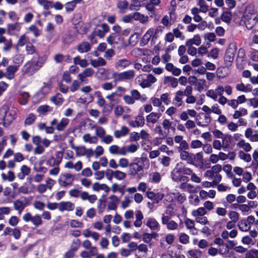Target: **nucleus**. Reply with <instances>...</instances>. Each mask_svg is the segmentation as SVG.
<instances>
[{"instance_id": "49", "label": "nucleus", "mask_w": 258, "mask_h": 258, "mask_svg": "<svg viewBox=\"0 0 258 258\" xmlns=\"http://www.w3.org/2000/svg\"><path fill=\"white\" fill-rule=\"evenodd\" d=\"M20 219L17 216H12L9 219L8 222L11 226L15 227L17 225Z\"/></svg>"}, {"instance_id": "12", "label": "nucleus", "mask_w": 258, "mask_h": 258, "mask_svg": "<svg viewBox=\"0 0 258 258\" xmlns=\"http://www.w3.org/2000/svg\"><path fill=\"white\" fill-rule=\"evenodd\" d=\"M109 199L111 201L108 204L107 211L116 210L117 208V204L119 202V199L116 196L114 195L110 196Z\"/></svg>"}, {"instance_id": "31", "label": "nucleus", "mask_w": 258, "mask_h": 258, "mask_svg": "<svg viewBox=\"0 0 258 258\" xmlns=\"http://www.w3.org/2000/svg\"><path fill=\"white\" fill-rule=\"evenodd\" d=\"M53 110L52 107L48 105H42L37 108V112L41 114H45L47 112H51Z\"/></svg>"}, {"instance_id": "64", "label": "nucleus", "mask_w": 258, "mask_h": 258, "mask_svg": "<svg viewBox=\"0 0 258 258\" xmlns=\"http://www.w3.org/2000/svg\"><path fill=\"white\" fill-rule=\"evenodd\" d=\"M161 179L160 173L158 172H154L152 175V181L155 183H159Z\"/></svg>"}, {"instance_id": "11", "label": "nucleus", "mask_w": 258, "mask_h": 258, "mask_svg": "<svg viewBox=\"0 0 258 258\" xmlns=\"http://www.w3.org/2000/svg\"><path fill=\"white\" fill-rule=\"evenodd\" d=\"M75 208V205L71 202L62 201L59 203V207L58 209L60 212L65 210L71 211H73Z\"/></svg>"}, {"instance_id": "16", "label": "nucleus", "mask_w": 258, "mask_h": 258, "mask_svg": "<svg viewBox=\"0 0 258 258\" xmlns=\"http://www.w3.org/2000/svg\"><path fill=\"white\" fill-rule=\"evenodd\" d=\"M19 67L15 65L9 66L6 69V76L9 79H13L15 74L18 71Z\"/></svg>"}, {"instance_id": "57", "label": "nucleus", "mask_w": 258, "mask_h": 258, "mask_svg": "<svg viewBox=\"0 0 258 258\" xmlns=\"http://www.w3.org/2000/svg\"><path fill=\"white\" fill-rule=\"evenodd\" d=\"M140 139V134L137 132H132L130 134L129 140L130 141H135L137 142L139 141Z\"/></svg>"}, {"instance_id": "54", "label": "nucleus", "mask_w": 258, "mask_h": 258, "mask_svg": "<svg viewBox=\"0 0 258 258\" xmlns=\"http://www.w3.org/2000/svg\"><path fill=\"white\" fill-rule=\"evenodd\" d=\"M203 146L202 142L199 140H192L190 143V147L192 149L199 148Z\"/></svg>"}, {"instance_id": "55", "label": "nucleus", "mask_w": 258, "mask_h": 258, "mask_svg": "<svg viewBox=\"0 0 258 258\" xmlns=\"http://www.w3.org/2000/svg\"><path fill=\"white\" fill-rule=\"evenodd\" d=\"M81 244V241L79 239L74 240L72 242V244L71 246V248L75 251H77L79 249Z\"/></svg>"}, {"instance_id": "28", "label": "nucleus", "mask_w": 258, "mask_h": 258, "mask_svg": "<svg viewBox=\"0 0 258 258\" xmlns=\"http://www.w3.org/2000/svg\"><path fill=\"white\" fill-rule=\"evenodd\" d=\"M180 153V158L182 160L187 161L188 164H190V158H191V155L192 153H189L188 151L185 150H182Z\"/></svg>"}, {"instance_id": "46", "label": "nucleus", "mask_w": 258, "mask_h": 258, "mask_svg": "<svg viewBox=\"0 0 258 258\" xmlns=\"http://www.w3.org/2000/svg\"><path fill=\"white\" fill-rule=\"evenodd\" d=\"M206 213V209L205 208L203 207L199 208L197 210H194L192 212V215L195 217H198L199 216H203Z\"/></svg>"}, {"instance_id": "45", "label": "nucleus", "mask_w": 258, "mask_h": 258, "mask_svg": "<svg viewBox=\"0 0 258 258\" xmlns=\"http://www.w3.org/2000/svg\"><path fill=\"white\" fill-rule=\"evenodd\" d=\"M206 81L205 79H200L199 82H197L195 90L199 92H202L204 89V86L206 84Z\"/></svg>"}, {"instance_id": "62", "label": "nucleus", "mask_w": 258, "mask_h": 258, "mask_svg": "<svg viewBox=\"0 0 258 258\" xmlns=\"http://www.w3.org/2000/svg\"><path fill=\"white\" fill-rule=\"evenodd\" d=\"M219 54V49L217 48H213L208 55V57H212L214 59L218 57Z\"/></svg>"}, {"instance_id": "29", "label": "nucleus", "mask_w": 258, "mask_h": 258, "mask_svg": "<svg viewBox=\"0 0 258 258\" xmlns=\"http://www.w3.org/2000/svg\"><path fill=\"white\" fill-rule=\"evenodd\" d=\"M237 90L243 92H249L252 91V88L250 85H244L243 83H240L236 85Z\"/></svg>"}, {"instance_id": "25", "label": "nucleus", "mask_w": 258, "mask_h": 258, "mask_svg": "<svg viewBox=\"0 0 258 258\" xmlns=\"http://www.w3.org/2000/svg\"><path fill=\"white\" fill-rule=\"evenodd\" d=\"M160 117V115L155 112H151L146 116V120L148 122L156 123Z\"/></svg>"}, {"instance_id": "51", "label": "nucleus", "mask_w": 258, "mask_h": 258, "mask_svg": "<svg viewBox=\"0 0 258 258\" xmlns=\"http://www.w3.org/2000/svg\"><path fill=\"white\" fill-rule=\"evenodd\" d=\"M188 252L190 256L194 258H200L202 254L201 251L199 249L189 250Z\"/></svg>"}, {"instance_id": "63", "label": "nucleus", "mask_w": 258, "mask_h": 258, "mask_svg": "<svg viewBox=\"0 0 258 258\" xmlns=\"http://www.w3.org/2000/svg\"><path fill=\"white\" fill-rule=\"evenodd\" d=\"M154 132H155V133L158 134L161 136L166 137L168 135L167 133L163 132L161 128V126L159 125L156 126V127L154 129Z\"/></svg>"}, {"instance_id": "30", "label": "nucleus", "mask_w": 258, "mask_h": 258, "mask_svg": "<svg viewBox=\"0 0 258 258\" xmlns=\"http://www.w3.org/2000/svg\"><path fill=\"white\" fill-rule=\"evenodd\" d=\"M247 114V110L244 108H241L236 110L233 114V118L234 119L239 118L241 116H245Z\"/></svg>"}, {"instance_id": "36", "label": "nucleus", "mask_w": 258, "mask_h": 258, "mask_svg": "<svg viewBox=\"0 0 258 258\" xmlns=\"http://www.w3.org/2000/svg\"><path fill=\"white\" fill-rule=\"evenodd\" d=\"M169 82L171 83V85L173 88L176 87L178 85V80L176 78L170 76L165 77L164 79V84Z\"/></svg>"}, {"instance_id": "20", "label": "nucleus", "mask_w": 258, "mask_h": 258, "mask_svg": "<svg viewBox=\"0 0 258 258\" xmlns=\"http://www.w3.org/2000/svg\"><path fill=\"white\" fill-rule=\"evenodd\" d=\"M91 48L90 43L88 42H83L78 45L77 50L80 53L88 52Z\"/></svg>"}, {"instance_id": "56", "label": "nucleus", "mask_w": 258, "mask_h": 258, "mask_svg": "<svg viewBox=\"0 0 258 258\" xmlns=\"http://www.w3.org/2000/svg\"><path fill=\"white\" fill-rule=\"evenodd\" d=\"M179 242L182 244H186L189 241V236L185 233H182L179 235Z\"/></svg>"}, {"instance_id": "9", "label": "nucleus", "mask_w": 258, "mask_h": 258, "mask_svg": "<svg viewBox=\"0 0 258 258\" xmlns=\"http://www.w3.org/2000/svg\"><path fill=\"white\" fill-rule=\"evenodd\" d=\"M236 51V46L235 43H230L228 48H227V62L228 61L231 63L233 61Z\"/></svg>"}, {"instance_id": "35", "label": "nucleus", "mask_w": 258, "mask_h": 258, "mask_svg": "<svg viewBox=\"0 0 258 258\" xmlns=\"http://www.w3.org/2000/svg\"><path fill=\"white\" fill-rule=\"evenodd\" d=\"M36 116L33 113H30L25 118L24 121L25 125H30L32 124L36 120Z\"/></svg>"}, {"instance_id": "43", "label": "nucleus", "mask_w": 258, "mask_h": 258, "mask_svg": "<svg viewBox=\"0 0 258 258\" xmlns=\"http://www.w3.org/2000/svg\"><path fill=\"white\" fill-rule=\"evenodd\" d=\"M31 222L35 227H38L42 224L41 217L39 215H36L33 217Z\"/></svg>"}, {"instance_id": "21", "label": "nucleus", "mask_w": 258, "mask_h": 258, "mask_svg": "<svg viewBox=\"0 0 258 258\" xmlns=\"http://www.w3.org/2000/svg\"><path fill=\"white\" fill-rule=\"evenodd\" d=\"M92 189L94 191H97L100 190H104L106 193H108L110 190V188L106 184H100L99 182L94 183L93 185Z\"/></svg>"}, {"instance_id": "22", "label": "nucleus", "mask_w": 258, "mask_h": 258, "mask_svg": "<svg viewBox=\"0 0 258 258\" xmlns=\"http://www.w3.org/2000/svg\"><path fill=\"white\" fill-rule=\"evenodd\" d=\"M129 129L125 126H122L121 130H116L114 135L116 138H120L122 136H125L129 133Z\"/></svg>"}, {"instance_id": "24", "label": "nucleus", "mask_w": 258, "mask_h": 258, "mask_svg": "<svg viewBox=\"0 0 258 258\" xmlns=\"http://www.w3.org/2000/svg\"><path fill=\"white\" fill-rule=\"evenodd\" d=\"M24 60V56L22 54H17L13 58V62L15 66L20 67Z\"/></svg>"}, {"instance_id": "52", "label": "nucleus", "mask_w": 258, "mask_h": 258, "mask_svg": "<svg viewBox=\"0 0 258 258\" xmlns=\"http://www.w3.org/2000/svg\"><path fill=\"white\" fill-rule=\"evenodd\" d=\"M183 95V92L179 90L176 92V96L175 97V100L178 102H179V104L178 105V106H180L182 104V96Z\"/></svg>"}, {"instance_id": "39", "label": "nucleus", "mask_w": 258, "mask_h": 258, "mask_svg": "<svg viewBox=\"0 0 258 258\" xmlns=\"http://www.w3.org/2000/svg\"><path fill=\"white\" fill-rule=\"evenodd\" d=\"M75 150L77 157L84 156L87 153V149L85 146L76 147L75 148Z\"/></svg>"}, {"instance_id": "27", "label": "nucleus", "mask_w": 258, "mask_h": 258, "mask_svg": "<svg viewBox=\"0 0 258 258\" xmlns=\"http://www.w3.org/2000/svg\"><path fill=\"white\" fill-rule=\"evenodd\" d=\"M50 100L57 106H60L64 101L63 98L62 97V95L58 93L53 96Z\"/></svg>"}, {"instance_id": "48", "label": "nucleus", "mask_w": 258, "mask_h": 258, "mask_svg": "<svg viewBox=\"0 0 258 258\" xmlns=\"http://www.w3.org/2000/svg\"><path fill=\"white\" fill-rule=\"evenodd\" d=\"M76 5L72 1L69 2L66 4V10L67 12H71L74 10Z\"/></svg>"}, {"instance_id": "37", "label": "nucleus", "mask_w": 258, "mask_h": 258, "mask_svg": "<svg viewBox=\"0 0 258 258\" xmlns=\"http://www.w3.org/2000/svg\"><path fill=\"white\" fill-rule=\"evenodd\" d=\"M238 157L246 162H250L251 160V156L249 154H246L245 152H244L243 151H240L238 153Z\"/></svg>"}, {"instance_id": "4", "label": "nucleus", "mask_w": 258, "mask_h": 258, "mask_svg": "<svg viewBox=\"0 0 258 258\" xmlns=\"http://www.w3.org/2000/svg\"><path fill=\"white\" fill-rule=\"evenodd\" d=\"M134 76L135 73L133 70H128L119 73L114 72L112 74V78L114 79L115 84H116L118 82L131 80ZM115 85H116V84H115Z\"/></svg>"}, {"instance_id": "23", "label": "nucleus", "mask_w": 258, "mask_h": 258, "mask_svg": "<svg viewBox=\"0 0 258 258\" xmlns=\"http://www.w3.org/2000/svg\"><path fill=\"white\" fill-rule=\"evenodd\" d=\"M26 207V205L21 200L18 199L14 203V209L21 214Z\"/></svg>"}, {"instance_id": "53", "label": "nucleus", "mask_w": 258, "mask_h": 258, "mask_svg": "<svg viewBox=\"0 0 258 258\" xmlns=\"http://www.w3.org/2000/svg\"><path fill=\"white\" fill-rule=\"evenodd\" d=\"M143 240L144 242L146 243H149V246L150 247H152V243H150L152 239L151 238V236L150 233H144L142 235Z\"/></svg>"}, {"instance_id": "60", "label": "nucleus", "mask_w": 258, "mask_h": 258, "mask_svg": "<svg viewBox=\"0 0 258 258\" xmlns=\"http://www.w3.org/2000/svg\"><path fill=\"white\" fill-rule=\"evenodd\" d=\"M45 206V204L40 201H36L34 203V208L40 211L43 210Z\"/></svg>"}, {"instance_id": "8", "label": "nucleus", "mask_w": 258, "mask_h": 258, "mask_svg": "<svg viewBox=\"0 0 258 258\" xmlns=\"http://www.w3.org/2000/svg\"><path fill=\"white\" fill-rule=\"evenodd\" d=\"M203 164V152H198L196 154L192 153L191 155V158H190V164L198 166L199 165H202Z\"/></svg>"}, {"instance_id": "6", "label": "nucleus", "mask_w": 258, "mask_h": 258, "mask_svg": "<svg viewBox=\"0 0 258 258\" xmlns=\"http://www.w3.org/2000/svg\"><path fill=\"white\" fill-rule=\"evenodd\" d=\"M21 71L23 75H27L29 76H32L37 71L33 63V59L28 61L24 65Z\"/></svg>"}, {"instance_id": "14", "label": "nucleus", "mask_w": 258, "mask_h": 258, "mask_svg": "<svg viewBox=\"0 0 258 258\" xmlns=\"http://www.w3.org/2000/svg\"><path fill=\"white\" fill-rule=\"evenodd\" d=\"M228 215L231 221L227 224V227L231 228L235 225V223L238 221L239 219V215L236 212L231 211L229 213Z\"/></svg>"}, {"instance_id": "33", "label": "nucleus", "mask_w": 258, "mask_h": 258, "mask_svg": "<svg viewBox=\"0 0 258 258\" xmlns=\"http://www.w3.org/2000/svg\"><path fill=\"white\" fill-rule=\"evenodd\" d=\"M251 16H257L255 15V10L253 6H248L246 8L243 17H251Z\"/></svg>"}, {"instance_id": "58", "label": "nucleus", "mask_w": 258, "mask_h": 258, "mask_svg": "<svg viewBox=\"0 0 258 258\" xmlns=\"http://www.w3.org/2000/svg\"><path fill=\"white\" fill-rule=\"evenodd\" d=\"M189 148V146L185 140H182L181 142L180 143L179 146L178 147V152H180L181 151L186 150Z\"/></svg>"}, {"instance_id": "50", "label": "nucleus", "mask_w": 258, "mask_h": 258, "mask_svg": "<svg viewBox=\"0 0 258 258\" xmlns=\"http://www.w3.org/2000/svg\"><path fill=\"white\" fill-rule=\"evenodd\" d=\"M126 176L125 173L119 170L114 171V177L118 180H122L124 179Z\"/></svg>"}, {"instance_id": "59", "label": "nucleus", "mask_w": 258, "mask_h": 258, "mask_svg": "<svg viewBox=\"0 0 258 258\" xmlns=\"http://www.w3.org/2000/svg\"><path fill=\"white\" fill-rule=\"evenodd\" d=\"M96 134L100 138H103L105 134V130L101 126H97L96 127Z\"/></svg>"}, {"instance_id": "47", "label": "nucleus", "mask_w": 258, "mask_h": 258, "mask_svg": "<svg viewBox=\"0 0 258 258\" xmlns=\"http://www.w3.org/2000/svg\"><path fill=\"white\" fill-rule=\"evenodd\" d=\"M26 50L27 54H33L34 53H36V54L38 56V54L36 52L35 47L31 43L26 45Z\"/></svg>"}, {"instance_id": "15", "label": "nucleus", "mask_w": 258, "mask_h": 258, "mask_svg": "<svg viewBox=\"0 0 258 258\" xmlns=\"http://www.w3.org/2000/svg\"><path fill=\"white\" fill-rule=\"evenodd\" d=\"M146 225L152 230L160 229V225L158 221L154 218H149Z\"/></svg>"}, {"instance_id": "3", "label": "nucleus", "mask_w": 258, "mask_h": 258, "mask_svg": "<svg viewBox=\"0 0 258 258\" xmlns=\"http://www.w3.org/2000/svg\"><path fill=\"white\" fill-rule=\"evenodd\" d=\"M63 153V150L56 151L55 156L51 155L46 159V165L50 167L58 166L62 160Z\"/></svg>"}, {"instance_id": "19", "label": "nucleus", "mask_w": 258, "mask_h": 258, "mask_svg": "<svg viewBox=\"0 0 258 258\" xmlns=\"http://www.w3.org/2000/svg\"><path fill=\"white\" fill-rule=\"evenodd\" d=\"M128 6V2L126 0L118 1L116 4V7L121 13H124Z\"/></svg>"}, {"instance_id": "18", "label": "nucleus", "mask_w": 258, "mask_h": 258, "mask_svg": "<svg viewBox=\"0 0 258 258\" xmlns=\"http://www.w3.org/2000/svg\"><path fill=\"white\" fill-rule=\"evenodd\" d=\"M237 147L239 148L243 149L245 152H250L252 147L250 144L248 142H246L243 139L240 140L237 143Z\"/></svg>"}, {"instance_id": "61", "label": "nucleus", "mask_w": 258, "mask_h": 258, "mask_svg": "<svg viewBox=\"0 0 258 258\" xmlns=\"http://www.w3.org/2000/svg\"><path fill=\"white\" fill-rule=\"evenodd\" d=\"M164 197V195L161 192L156 193L155 198L153 201V203L158 204L160 201H161Z\"/></svg>"}, {"instance_id": "7", "label": "nucleus", "mask_w": 258, "mask_h": 258, "mask_svg": "<svg viewBox=\"0 0 258 258\" xmlns=\"http://www.w3.org/2000/svg\"><path fill=\"white\" fill-rule=\"evenodd\" d=\"M69 123V119L67 118H62L59 122L56 118H54L50 123L52 126L56 125L55 128L58 131L61 132L64 130L67 126Z\"/></svg>"}, {"instance_id": "34", "label": "nucleus", "mask_w": 258, "mask_h": 258, "mask_svg": "<svg viewBox=\"0 0 258 258\" xmlns=\"http://www.w3.org/2000/svg\"><path fill=\"white\" fill-rule=\"evenodd\" d=\"M119 35L117 33H112L109 36L107 37V42L112 45L114 43H117L116 41V38H118L119 39Z\"/></svg>"}, {"instance_id": "44", "label": "nucleus", "mask_w": 258, "mask_h": 258, "mask_svg": "<svg viewBox=\"0 0 258 258\" xmlns=\"http://www.w3.org/2000/svg\"><path fill=\"white\" fill-rule=\"evenodd\" d=\"M239 229L243 231H247L250 228V226L245 220H242L239 223Z\"/></svg>"}, {"instance_id": "10", "label": "nucleus", "mask_w": 258, "mask_h": 258, "mask_svg": "<svg viewBox=\"0 0 258 258\" xmlns=\"http://www.w3.org/2000/svg\"><path fill=\"white\" fill-rule=\"evenodd\" d=\"M144 124L145 119L143 113H141L136 117L135 120H131L128 122V124L133 127L143 126Z\"/></svg>"}, {"instance_id": "40", "label": "nucleus", "mask_w": 258, "mask_h": 258, "mask_svg": "<svg viewBox=\"0 0 258 258\" xmlns=\"http://www.w3.org/2000/svg\"><path fill=\"white\" fill-rule=\"evenodd\" d=\"M21 27L19 23L16 22L15 24H8L7 25V30L8 32H12L17 30L20 31Z\"/></svg>"}, {"instance_id": "41", "label": "nucleus", "mask_w": 258, "mask_h": 258, "mask_svg": "<svg viewBox=\"0 0 258 258\" xmlns=\"http://www.w3.org/2000/svg\"><path fill=\"white\" fill-rule=\"evenodd\" d=\"M131 64V61L125 58L119 59L116 63L117 67H120L122 68H125Z\"/></svg>"}, {"instance_id": "1", "label": "nucleus", "mask_w": 258, "mask_h": 258, "mask_svg": "<svg viewBox=\"0 0 258 258\" xmlns=\"http://www.w3.org/2000/svg\"><path fill=\"white\" fill-rule=\"evenodd\" d=\"M192 172V170L185 167L182 162L178 163L171 172V177L173 181L176 182L189 181V178L186 175H189Z\"/></svg>"}, {"instance_id": "17", "label": "nucleus", "mask_w": 258, "mask_h": 258, "mask_svg": "<svg viewBox=\"0 0 258 258\" xmlns=\"http://www.w3.org/2000/svg\"><path fill=\"white\" fill-rule=\"evenodd\" d=\"M244 23L246 27L249 29H251L256 23V19L257 16H251V17H243Z\"/></svg>"}, {"instance_id": "5", "label": "nucleus", "mask_w": 258, "mask_h": 258, "mask_svg": "<svg viewBox=\"0 0 258 258\" xmlns=\"http://www.w3.org/2000/svg\"><path fill=\"white\" fill-rule=\"evenodd\" d=\"M74 177L71 173H64L60 175L58 181L61 186L66 187L72 185Z\"/></svg>"}, {"instance_id": "26", "label": "nucleus", "mask_w": 258, "mask_h": 258, "mask_svg": "<svg viewBox=\"0 0 258 258\" xmlns=\"http://www.w3.org/2000/svg\"><path fill=\"white\" fill-rule=\"evenodd\" d=\"M91 64L94 68H97L106 65V61L102 57H100L98 59L91 60Z\"/></svg>"}, {"instance_id": "2", "label": "nucleus", "mask_w": 258, "mask_h": 258, "mask_svg": "<svg viewBox=\"0 0 258 258\" xmlns=\"http://www.w3.org/2000/svg\"><path fill=\"white\" fill-rule=\"evenodd\" d=\"M145 162H146L148 165H149V161L147 158H136L133 162L128 165L129 174L135 176L139 172L143 171V164Z\"/></svg>"}, {"instance_id": "13", "label": "nucleus", "mask_w": 258, "mask_h": 258, "mask_svg": "<svg viewBox=\"0 0 258 258\" xmlns=\"http://www.w3.org/2000/svg\"><path fill=\"white\" fill-rule=\"evenodd\" d=\"M106 195H102L97 204V210L99 214H101L104 211L106 207Z\"/></svg>"}, {"instance_id": "42", "label": "nucleus", "mask_w": 258, "mask_h": 258, "mask_svg": "<svg viewBox=\"0 0 258 258\" xmlns=\"http://www.w3.org/2000/svg\"><path fill=\"white\" fill-rule=\"evenodd\" d=\"M83 138L84 142L90 143H96L97 141V138L96 137H91L89 134H85Z\"/></svg>"}, {"instance_id": "38", "label": "nucleus", "mask_w": 258, "mask_h": 258, "mask_svg": "<svg viewBox=\"0 0 258 258\" xmlns=\"http://www.w3.org/2000/svg\"><path fill=\"white\" fill-rule=\"evenodd\" d=\"M45 61V59L42 57H39L38 56V59L36 61L33 60V63L34 65V67L36 68L37 71H38L44 64Z\"/></svg>"}, {"instance_id": "32", "label": "nucleus", "mask_w": 258, "mask_h": 258, "mask_svg": "<svg viewBox=\"0 0 258 258\" xmlns=\"http://www.w3.org/2000/svg\"><path fill=\"white\" fill-rule=\"evenodd\" d=\"M203 117L205 120L204 122L203 123L200 121H197L198 125L200 126L205 127L208 126L211 121V117H210L209 114H205L203 115Z\"/></svg>"}]
</instances>
